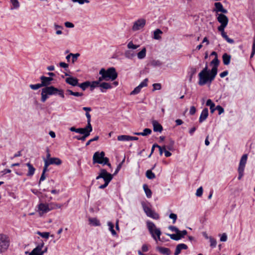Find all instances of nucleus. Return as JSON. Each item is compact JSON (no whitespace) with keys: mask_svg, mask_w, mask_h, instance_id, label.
Segmentation results:
<instances>
[{"mask_svg":"<svg viewBox=\"0 0 255 255\" xmlns=\"http://www.w3.org/2000/svg\"><path fill=\"white\" fill-rule=\"evenodd\" d=\"M108 225L109 227V230L111 232L112 235L114 236L116 235V232L114 229V224L112 222H109L108 223Z\"/></svg>","mask_w":255,"mask_h":255,"instance_id":"nucleus-40","label":"nucleus"},{"mask_svg":"<svg viewBox=\"0 0 255 255\" xmlns=\"http://www.w3.org/2000/svg\"><path fill=\"white\" fill-rule=\"evenodd\" d=\"M223 62L224 65H228L230 64L231 57L230 55L224 53L223 55Z\"/></svg>","mask_w":255,"mask_h":255,"instance_id":"nucleus-26","label":"nucleus"},{"mask_svg":"<svg viewBox=\"0 0 255 255\" xmlns=\"http://www.w3.org/2000/svg\"><path fill=\"white\" fill-rule=\"evenodd\" d=\"M49 165L51 164H55L59 165L62 163V161L60 159L57 157H52L48 159H44Z\"/></svg>","mask_w":255,"mask_h":255,"instance_id":"nucleus-17","label":"nucleus"},{"mask_svg":"<svg viewBox=\"0 0 255 255\" xmlns=\"http://www.w3.org/2000/svg\"><path fill=\"white\" fill-rule=\"evenodd\" d=\"M203 188L202 187H199L196 191V195L198 197H201L203 194Z\"/></svg>","mask_w":255,"mask_h":255,"instance_id":"nucleus-51","label":"nucleus"},{"mask_svg":"<svg viewBox=\"0 0 255 255\" xmlns=\"http://www.w3.org/2000/svg\"><path fill=\"white\" fill-rule=\"evenodd\" d=\"M37 234L39 235L41 237L45 239H48L49 237V233L48 232H40L38 231L37 232Z\"/></svg>","mask_w":255,"mask_h":255,"instance_id":"nucleus-44","label":"nucleus"},{"mask_svg":"<svg viewBox=\"0 0 255 255\" xmlns=\"http://www.w3.org/2000/svg\"><path fill=\"white\" fill-rule=\"evenodd\" d=\"M153 91L160 90L161 88V85L160 83H155L153 84Z\"/></svg>","mask_w":255,"mask_h":255,"instance_id":"nucleus-52","label":"nucleus"},{"mask_svg":"<svg viewBox=\"0 0 255 255\" xmlns=\"http://www.w3.org/2000/svg\"><path fill=\"white\" fill-rule=\"evenodd\" d=\"M67 92H68L70 95H73L76 97H80L82 96L83 95V94L82 93H79V92H73L71 90H67Z\"/></svg>","mask_w":255,"mask_h":255,"instance_id":"nucleus-39","label":"nucleus"},{"mask_svg":"<svg viewBox=\"0 0 255 255\" xmlns=\"http://www.w3.org/2000/svg\"><path fill=\"white\" fill-rule=\"evenodd\" d=\"M59 65L61 67H62L64 68H67L68 67V64H67L64 62H60L59 63Z\"/></svg>","mask_w":255,"mask_h":255,"instance_id":"nucleus-64","label":"nucleus"},{"mask_svg":"<svg viewBox=\"0 0 255 255\" xmlns=\"http://www.w3.org/2000/svg\"><path fill=\"white\" fill-rule=\"evenodd\" d=\"M147 79H144L137 87L130 93V95H135L139 93L143 87H146L147 85Z\"/></svg>","mask_w":255,"mask_h":255,"instance_id":"nucleus-12","label":"nucleus"},{"mask_svg":"<svg viewBox=\"0 0 255 255\" xmlns=\"http://www.w3.org/2000/svg\"><path fill=\"white\" fill-rule=\"evenodd\" d=\"M10 2L13 5L11 9L17 8L19 7V3L17 0H10Z\"/></svg>","mask_w":255,"mask_h":255,"instance_id":"nucleus-45","label":"nucleus"},{"mask_svg":"<svg viewBox=\"0 0 255 255\" xmlns=\"http://www.w3.org/2000/svg\"><path fill=\"white\" fill-rule=\"evenodd\" d=\"M118 140L119 141H129V135H122L118 136Z\"/></svg>","mask_w":255,"mask_h":255,"instance_id":"nucleus-41","label":"nucleus"},{"mask_svg":"<svg viewBox=\"0 0 255 255\" xmlns=\"http://www.w3.org/2000/svg\"><path fill=\"white\" fill-rule=\"evenodd\" d=\"M178 233H179L180 235L181 236V238H183L187 233V232L186 230H183L182 231H180L179 230Z\"/></svg>","mask_w":255,"mask_h":255,"instance_id":"nucleus-63","label":"nucleus"},{"mask_svg":"<svg viewBox=\"0 0 255 255\" xmlns=\"http://www.w3.org/2000/svg\"><path fill=\"white\" fill-rule=\"evenodd\" d=\"M100 88L101 91L104 93L106 92V90L112 89L113 86L112 84L106 82H103L100 83Z\"/></svg>","mask_w":255,"mask_h":255,"instance_id":"nucleus-20","label":"nucleus"},{"mask_svg":"<svg viewBox=\"0 0 255 255\" xmlns=\"http://www.w3.org/2000/svg\"><path fill=\"white\" fill-rule=\"evenodd\" d=\"M208 116V110L207 108H205L202 111V113L200 115L199 122L200 123H202L204 121Z\"/></svg>","mask_w":255,"mask_h":255,"instance_id":"nucleus-22","label":"nucleus"},{"mask_svg":"<svg viewBox=\"0 0 255 255\" xmlns=\"http://www.w3.org/2000/svg\"><path fill=\"white\" fill-rule=\"evenodd\" d=\"M148 229L152 237L157 241L160 240L161 232L159 229L156 228L155 224L151 222H147Z\"/></svg>","mask_w":255,"mask_h":255,"instance_id":"nucleus-5","label":"nucleus"},{"mask_svg":"<svg viewBox=\"0 0 255 255\" xmlns=\"http://www.w3.org/2000/svg\"><path fill=\"white\" fill-rule=\"evenodd\" d=\"M227 26V25H220L218 27V30L221 32V34L223 33L224 32H225V31H224V29Z\"/></svg>","mask_w":255,"mask_h":255,"instance_id":"nucleus-54","label":"nucleus"},{"mask_svg":"<svg viewBox=\"0 0 255 255\" xmlns=\"http://www.w3.org/2000/svg\"><path fill=\"white\" fill-rule=\"evenodd\" d=\"M99 74L101 75V77H99L98 80L97 81V82L101 83V82L103 80L106 81L105 77L104 76V73H103L101 70H100V71H99Z\"/></svg>","mask_w":255,"mask_h":255,"instance_id":"nucleus-49","label":"nucleus"},{"mask_svg":"<svg viewBox=\"0 0 255 255\" xmlns=\"http://www.w3.org/2000/svg\"><path fill=\"white\" fill-rule=\"evenodd\" d=\"M158 251L164 255H169L170 254V250L169 249L164 247H160L158 248Z\"/></svg>","mask_w":255,"mask_h":255,"instance_id":"nucleus-34","label":"nucleus"},{"mask_svg":"<svg viewBox=\"0 0 255 255\" xmlns=\"http://www.w3.org/2000/svg\"><path fill=\"white\" fill-rule=\"evenodd\" d=\"M29 87H30V88L32 90H37L39 88L42 87V86L41 85V84H35V85H30Z\"/></svg>","mask_w":255,"mask_h":255,"instance_id":"nucleus-48","label":"nucleus"},{"mask_svg":"<svg viewBox=\"0 0 255 255\" xmlns=\"http://www.w3.org/2000/svg\"><path fill=\"white\" fill-rule=\"evenodd\" d=\"M49 212L48 203H40L38 204L37 207V212L40 216H42L45 214Z\"/></svg>","mask_w":255,"mask_h":255,"instance_id":"nucleus-9","label":"nucleus"},{"mask_svg":"<svg viewBox=\"0 0 255 255\" xmlns=\"http://www.w3.org/2000/svg\"><path fill=\"white\" fill-rule=\"evenodd\" d=\"M144 211L145 212L146 215L154 219H158L159 215L153 211L150 207L144 205L143 206Z\"/></svg>","mask_w":255,"mask_h":255,"instance_id":"nucleus-10","label":"nucleus"},{"mask_svg":"<svg viewBox=\"0 0 255 255\" xmlns=\"http://www.w3.org/2000/svg\"><path fill=\"white\" fill-rule=\"evenodd\" d=\"M210 64L213 65L211 71L208 70L207 64L206 63L205 67L199 73V79L198 84L199 85H204L208 82H211L215 78L217 74L218 67L219 64V60L218 59V57H215L211 62Z\"/></svg>","mask_w":255,"mask_h":255,"instance_id":"nucleus-1","label":"nucleus"},{"mask_svg":"<svg viewBox=\"0 0 255 255\" xmlns=\"http://www.w3.org/2000/svg\"><path fill=\"white\" fill-rule=\"evenodd\" d=\"M105 152L101 151L99 152L98 151L96 152L93 155V160L94 163L103 164L104 165H107L109 166H111V164L109 163V159L108 157H105Z\"/></svg>","mask_w":255,"mask_h":255,"instance_id":"nucleus-2","label":"nucleus"},{"mask_svg":"<svg viewBox=\"0 0 255 255\" xmlns=\"http://www.w3.org/2000/svg\"><path fill=\"white\" fill-rule=\"evenodd\" d=\"M162 33V31L159 29H157L154 31L153 38L155 39L159 40L161 39L160 35Z\"/></svg>","mask_w":255,"mask_h":255,"instance_id":"nucleus-30","label":"nucleus"},{"mask_svg":"<svg viewBox=\"0 0 255 255\" xmlns=\"http://www.w3.org/2000/svg\"><path fill=\"white\" fill-rule=\"evenodd\" d=\"M101 70L104 73V76L105 77L106 81H114L118 77V73L114 67L109 68L107 70H105L104 68Z\"/></svg>","mask_w":255,"mask_h":255,"instance_id":"nucleus-6","label":"nucleus"},{"mask_svg":"<svg viewBox=\"0 0 255 255\" xmlns=\"http://www.w3.org/2000/svg\"><path fill=\"white\" fill-rule=\"evenodd\" d=\"M152 124L154 131L161 132L162 131V127L157 121L154 120L152 122Z\"/></svg>","mask_w":255,"mask_h":255,"instance_id":"nucleus-21","label":"nucleus"},{"mask_svg":"<svg viewBox=\"0 0 255 255\" xmlns=\"http://www.w3.org/2000/svg\"><path fill=\"white\" fill-rule=\"evenodd\" d=\"M248 155L244 154L240 160L239 166L238 168L239 177L238 179L240 180L244 175V168L247 163Z\"/></svg>","mask_w":255,"mask_h":255,"instance_id":"nucleus-8","label":"nucleus"},{"mask_svg":"<svg viewBox=\"0 0 255 255\" xmlns=\"http://www.w3.org/2000/svg\"><path fill=\"white\" fill-rule=\"evenodd\" d=\"M100 178H103L105 181V183L99 186L100 189H104L106 188L110 183V182L113 179V175L108 173L106 170L102 169L100 170L99 175L96 177V179L98 180Z\"/></svg>","mask_w":255,"mask_h":255,"instance_id":"nucleus-3","label":"nucleus"},{"mask_svg":"<svg viewBox=\"0 0 255 255\" xmlns=\"http://www.w3.org/2000/svg\"><path fill=\"white\" fill-rule=\"evenodd\" d=\"M40 80L41 81V85L42 87H43L49 85L51 84V82L53 80V78L42 76L40 77Z\"/></svg>","mask_w":255,"mask_h":255,"instance_id":"nucleus-19","label":"nucleus"},{"mask_svg":"<svg viewBox=\"0 0 255 255\" xmlns=\"http://www.w3.org/2000/svg\"><path fill=\"white\" fill-rule=\"evenodd\" d=\"M176 234H167L168 236H169L170 238L172 240L178 241L181 239V236L180 235L179 233L178 232H176Z\"/></svg>","mask_w":255,"mask_h":255,"instance_id":"nucleus-35","label":"nucleus"},{"mask_svg":"<svg viewBox=\"0 0 255 255\" xmlns=\"http://www.w3.org/2000/svg\"><path fill=\"white\" fill-rule=\"evenodd\" d=\"M125 56L129 59H131L135 56V53L134 52L128 50H127L125 53Z\"/></svg>","mask_w":255,"mask_h":255,"instance_id":"nucleus-32","label":"nucleus"},{"mask_svg":"<svg viewBox=\"0 0 255 255\" xmlns=\"http://www.w3.org/2000/svg\"><path fill=\"white\" fill-rule=\"evenodd\" d=\"M146 21L143 18L139 19L135 21L132 27L133 31H137L142 28L145 25Z\"/></svg>","mask_w":255,"mask_h":255,"instance_id":"nucleus-11","label":"nucleus"},{"mask_svg":"<svg viewBox=\"0 0 255 255\" xmlns=\"http://www.w3.org/2000/svg\"><path fill=\"white\" fill-rule=\"evenodd\" d=\"M142 252H146L148 251V246L146 244H144L142 245L141 248Z\"/></svg>","mask_w":255,"mask_h":255,"instance_id":"nucleus-60","label":"nucleus"},{"mask_svg":"<svg viewBox=\"0 0 255 255\" xmlns=\"http://www.w3.org/2000/svg\"><path fill=\"white\" fill-rule=\"evenodd\" d=\"M196 111V110L195 107L194 106H192L190 108L189 113L190 115H193L195 113Z\"/></svg>","mask_w":255,"mask_h":255,"instance_id":"nucleus-61","label":"nucleus"},{"mask_svg":"<svg viewBox=\"0 0 255 255\" xmlns=\"http://www.w3.org/2000/svg\"><path fill=\"white\" fill-rule=\"evenodd\" d=\"M146 54V49L145 47H143L140 51L137 53V56L139 59H142L145 57Z\"/></svg>","mask_w":255,"mask_h":255,"instance_id":"nucleus-27","label":"nucleus"},{"mask_svg":"<svg viewBox=\"0 0 255 255\" xmlns=\"http://www.w3.org/2000/svg\"><path fill=\"white\" fill-rule=\"evenodd\" d=\"M44 247V243L42 242L37 245L29 254V255H42V249Z\"/></svg>","mask_w":255,"mask_h":255,"instance_id":"nucleus-13","label":"nucleus"},{"mask_svg":"<svg viewBox=\"0 0 255 255\" xmlns=\"http://www.w3.org/2000/svg\"><path fill=\"white\" fill-rule=\"evenodd\" d=\"M66 82L72 86H76L78 84V79L75 77L69 76L65 79Z\"/></svg>","mask_w":255,"mask_h":255,"instance_id":"nucleus-18","label":"nucleus"},{"mask_svg":"<svg viewBox=\"0 0 255 255\" xmlns=\"http://www.w3.org/2000/svg\"><path fill=\"white\" fill-rule=\"evenodd\" d=\"M48 205L49 209V211L57 209H60L62 207V205L55 202H51L50 203H48Z\"/></svg>","mask_w":255,"mask_h":255,"instance_id":"nucleus-25","label":"nucleus"},{"mask_svg":"<svg viewBox=\"0 0 255 255\" xmlns=\"http://www.w3.org/2000/svg\"><path fill=\"white\" fill-rule=\"evenodd\" d=\"M86 116L87 118V125L90 127V126H92L91 124V115L89 113L86 112Z\"/></svg>","mask_w":255,"mask_h":255,"instance_id":"nucleus-53","label":"nucleus"},{"mask_svg":"<svg viewBox=\"0 0 255 255\" xmlns=\"http://www.w3.org/2000/svg\"><path fill=\"white\" fill-rule=\"evenodd\" d=\"M100 83L99 82H97V81H93L92 82H90V87L91 88V90H92L94 88L99 87H100Z\"/></svg>","mask_w":255,"mask_h":255,"instance_id":"nucleus-43","label":"nucleus"},{"mask_svg":"<svg viewBox=\"0 0 255 255\" xmlns=\"http://www.w3.org/2000/svg\"><path fill=\"white\" fill-rule=\"evenodd\" d=\"M59 89L55 88L53 86L46 87L43 88L41 90V100L42 102H45L48 99L49 95H52L56 94L58 93Z\"/></svg>","mask_w":255,"mask_h":255,"instance_id":"nucleus-4","label":"nucleus"},{"mask_svg":"<svg viewBox=\"0 0 255 255\" xmlns=\"http://www.w3.org/2000/svg\"><path fill=\"white\" fill-rule=\"evenodd\" d=\"M89 221L91 224L95 226H99L100 225V221L96 218H90Z\"/></svg>","mask_w":255,"mask_h":255,"instance_id":"nucleus-36","label":"nucleus"},{"mask_svg":"<svg viewBox=\"0 0 255 255\" xmlns=\"http://www.w3.org/2000/svg\"><path fill=\"white\" fill-rule=\"evenodd\" d=\"M217 19L221 25H227L229 21L228 18L223 13L217 14Z\"/></svg>","mask_w":255,"mask_h":255,"instance_id":"nucleus-14","label":"nucleus"},{"mask_svg":"<svg viewBox=\"0 0 255 255\" xmlns=\"http://www.w3.org/2000/svg\"><path fill=\"white\" fill-rule=\"evenodd\" d=\"M227 240V236L226 233H223L220 238V241L226 242Z\"/></svg>","mask_w":255,"mask_h":255,"instance_id":"nucleus-56","label":"nucleus"},{"mask_svg":"<svg viewBox=\"0 0 255 255\" xmlns=\"http://www.w3.org/2000/svg\"><path fill=\"white\" fill-rule=\"evenodd\" d=\"M143 188L147 198H150L152 195V192L146 184L143 185Z\"/></svg>","mask_w":255,"mask_h":255,"instance_id":"nucleus-29","label":"nucleus"},{"mask_svg":"<svg viewBox=\"0 0 255 255\" xmlns=\"http://www.w3.org/2000/svg\"><path fill=\"white\" fill-rule=\"evenodd\" d=\"M215 7L213 11L216 12L217 14H218V13L219 12L223 13H227L228 12L227 10L223 7V4L220 2H215Z\"/></svg>","mask_w":255,"mask_h":255,"instance_id":"nucleus-15","label":"nucleus"},{"mask_svg":"<svg viewBox=\"0 0 255 255\" xmlns=\"http://www.w3.org/2000/svg\"><path fill=\"white\" fill-rule=\"evenodd\" d=\"M222 37L229 43H233L234 41L233 39L230 38L227 33L225 32L221 34Z\"/></svg>","mask_w":255,"mask_h":255,"instance_id":"nucleus-38","label":"nucleus"},{"mask_svg":"<svg viewBox=\"0 0 255 255\" xmlns=\"http://www.w3.org/2000/svg\"><path fill=\"white\" fill-rule=\"evenodd\" d=\"M210 242V246L212 248H215L217 245V242L215 239L212 237L209 238Z\"/></svg>","mask_w":255,"mask_h":255,"instance_id":"nucleus-47","label":"nucleus"},{"mask_svg":"<svg viewBox=\"0 0 255 255\" xmlns=\"http://www.w3.org/2000/svg\"><path fill=\"white\" fill-rule=\"evenodd\" d=\"M157 148H158V149H159L160 155H162L163 153V151L164 152V151H165V146H163L161 147V146L157 145Z\"/></svg>","mask_w":255,"mask_h":255,"instance_id":"nucleus-58","label":"nucleus"},{"mask_svg":"<svg viewBox=\"0 0 255 255\" xmlns=\"http://www.w3.org/2000/svg\"><path fill=\"white\" fill-rule=\"evenodd\" d=\"M90 85V82L89 81H86L84 83H82L81 84H78L77 86L81 88L83 91L85 90L88 87H89Z\"/></svg>","mask_w":255,"mask_h":255,"instance_id":"nucleus-31","label":"nucleus"},{"mask_svg":"<svg viewBox=\"0 0 255 255\" xmlns=\"http://www.w3.org/2000/svg\"><path fill=\"white\" fill-rule=\"evenodd\" d=\"M146 176L149 179H152L155 177V174L150 170H148L146 171Z\"/></svg>","mask_w":255,"mask_h":255,"instance_id":"nucleus-37","label":"nucleus"},{"mask_svg":"<svg viewBox=\"0 0 255 255\" xmlns=\"http://www.w3.org/2000/svg\"><path fill=\"white\" fill-rule=\"evenodd\" d=\"M139 45H135L133 43L132 41H130L128 43L127 45V47L128 49H136L138 47H139Z\"/></svg>","mask_w":255,"mask_h":255,"instance_id":"nucleus-42","label":"nucleus"},{"mask_svg":"<svg viewBox=\"0 0 255 255\" xmlns=\"http://www.w3.org/2000/svg\"><path fill=\"white\" fill-rule=\"evenodd\" d=\"M151 133V130L149 128H146L144 129L143 132H134V134L137 135H142V136H146L148 134H150Z\"/></svg>","mask_w":255,"mask_h":255,"instance_id":"nucleus-28","label":"nucleus"},{"mask_svg":"<svg viewBox=\"0 0 255 255\" xmlns=\"http://www.w3.org/2000/svg\"><path fill=\"white\" fill-rule=\"evenodd\" d=\"M206 105L207 106H209L210 107V109L211 112L212 113H213L215 111V104H214V103H213V102L211 100L208 99L207 101Z\"/></svg>","mask_w":255,"mask_h":255,"instance_id":"nucleus-33","label":"nucleus"},{"mask_svg":"<svg viewBox=\"0 0 255 255\" xmlns=\"http://www.w3.org/2000/svg\"><path fill=\"white\" fill-rule=\"evenodd\" d=\"M187 246L184 244H180L177 246L174 253V255H178L182 250H186Z\"/></svg>","mask_w":255,"mask_h":255,"instance_id":"nucleus-23","label":"nucleus"},{"mask_svg":"<svg viewBox=\"0 0 255 255\" xmlns=\"http://www.w3.org/2000/svg\"><path fill=\"white\" fill-rule=\"evenodd\" d=\"M10 245V240L8 237L4 234H0V252H5L8 249Z\"/></svg>","mask_w":255,"mask_h":255,"instance_id":"nucleus-7","label":"nucleus"},{"mask_svg":"<svg viewBox=\"0 0 255 255\" xmlns=\"http://www.w3.org/2000/svg\"><path fill=\"white\" fill-rule=\"evenodd\" d=\"M25 165L27 166L28 169L26 175L27 176H32L34 174L35 171V168L30 162L27 163Z\"/></svg>","mask_w":255,"mask_h":255,"instance_id":"nucleus-24","label":"nucleus"},{"mask_svg":"<svg viewBox=\"0 0 255 255\" xmlns=\"http://www.w3.org/2000/svg\"><path fill=\"white\" fill-rule=\"evenodd\" d=\"M92 127L87 125L85 128H78L77 133L83 134L85 135L86 134H88V136L90 135V132L92 131Z\"/></svg>","mask_w":255,"mask_h":255,"instance_id":"nucleus-16","label":"nucleus"},{"mask_svg":"<svg viewBox=\"0 0 255 255\" xmlns=\"http://www.w3.org/2000/svg\"><path fill=\"white\" fill-rule=\"evenodd\" d=\"M215 110L218 111L219 115L222 114L224 112V109L220 106H217L215 108Z\"/></svg>","mask_w":255,"mask_h":255,"instance_id":"nucleus-55","label":"nucleus"},{"mask_svg":"<svg viewBox=\"0 0 255 255\" xmlns=\"http://www.w3.org/2000/svg\"><path fill=\"white\" fill-rule=\"evenodd\" d=\"M65 25L66 27L68 28H73L74 26V24L70 22H66L65 23Z\"/></svg>","mask_w":255,"mask_h":255,"instance_id":"nucleus-62","label":"nucleus"},{"mask_svg":"<svg viewBox=\"0 0 255 255\" xmlns=\"http://www.w3.org/2000/svg\"><path fill=\"white\" fill-rule=\"evenodd\" d=\"M70 55L72 56V62L74 63L77 60L78 57L80 56L79 53L72 54L70 53Z\"/></svg>","mask_w":255,"mask_h":255,"instance_id":"nucleus-46","label":"nucleus"},{"mask_svg":"<svg viewBox=\"0 0 255 255\" xmlns=\"http://www.w3.org/2000/svg\"><path fill=\"white\" fill-rule=\"evenodd\" d=\"M88 136H89L88 134H86L85 135H83L82 136L77 135V136H75L74 138H75L76 139H77L78 140L85 141L86 137H87Z\"/></svg>","mask_w":255,"mask_h":255,"instance_id":"nucleus-50","label":"nucleus"},{"mask_svg":"<svg viewBox=\"0 0 255 255\" xmlns=\"http://www.w3.org/2000/svg\"><path fill=\"white\" fill-rule=\"evenodd\" d=\"M44 161V166L43 169L42 173H45V172L47 171V168L49 166L48 164L46 162L45 160Z\"/></svg>","mask_w":255,"mask_h":255,"instance_id":"nucleus-59","label":"nucleus"},{"mask_svg":"<svg viewBox=\"0 0 255 255\" xmlns=\"http://www.w3.org/2000/svg\"><path fill=\"white\" fill-rule=\"evenodd\" d=\"M169 218L173 219V223H174L177 219V215L174 213H171L169 215Z\"/></svg>","mask_w":255,"mask_h":255,"instance_id":"nucleus-57","label":"nucleus"}]
</instances>
